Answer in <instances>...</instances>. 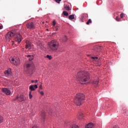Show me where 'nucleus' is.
<instances>
[{"label":"nucleus","mask_w":128,"mask_h":128,"mask_svg":"<svg viewBox=\"0 0 128 128\" xmlns=\"http://www.w3.org/2000/svg\"><path fill=\"white\" fill-rule=\"evenodd\" d=\"M90 74L86 72H80L77 74L76 80L81 84L90 80Z\"/></svg>","instance_id":"nucleus-1"},{"label":"nucleus","mask_w":128,"mask_h":128,"mask_svg":"<svg viewBox=\"0 0 128 128\" xmlns=\"http://www.w3.org/2000/svg\"><path fill=\"white\" fill-rule=\"evenodd\" d=\"M15 36L16 42H18V44H20V42H22V36L20 34H14V31L9 32L6 36V40H8V42H10V40L12 38V36Z\"/></svg>","instance_id":"nucleus-2"},{"label":"nucleus","mask_w":128,"mask_h":128,"mask_svg":"<svg viewBox=\"0 0 128 128\" xmlns=\"http://www.w3.org/2000/svg\"><path fill=\"white\" fill-rule=\"evenodd\" d=\"M60 48V42L56 40H52L48 42V50L49 52H56Z\"/></svg>","instance_id":"nucleus-3"},{"label":"nucleus","mask_w":128,"mask_h":128,"mask_svg":"<svg viewBox=\"0 0 128 128\" xmlns=\"http://www.w3.org/2000/svg\"><path fill=\"white\" fill-rule=\"evenodd\" d=\"M84 100V94L79 93L75 96L74 102L76 106H82V102Z\"/></svg>","instance_id":"nucleus-4"},{"label":"nucleus","mask_w":128,"mask_h":128,"mask_svg":"<svg viewBox=\"0 0 128 128\" xmlns=\"http://www.w3.org/2000/svg\"><path fill=\"white\" fill-rule=\"evenodd\" d=\"M34 65L31 64H27L26 65V74H34Z\"/></svg>","instance_id":"nucleus-5"},{"label":"nucleus","mask_w":128,"mask_h":128,"mask_svg":"<svg viewBox=\"0 0 128 128\" xmlns=\"http://www.w3.org/2000/svg\"><path fill=\"white\" fill-rule=\"evenodd\" d=\"M10 60L14 66H18L20 64V60L18 58H10Z\"/></svg>","instance_id":"nucleus-6"},{"label":"nucleus","mask_w":128,"mask_h":128,"mask_svg":"<svg viewBox=\"0 0 128 128\" xmlns=\"http://www.w3.org/2000/svg\"><path fill=\"white\" fill-rule=\"evenodd\" d=\"M26 26L29 30H34L36 28V26L32 22H30L26 24Z\"/></svg>","instance_id":"nucleus-7"},{"label":"nucleus","mask_w":128,"mask_h":128,"mask_svg":"<svg viewBox=\"0 0 128 128\" xmlns=\"http://www.w3.org/2000/svg\"><path fill=\"white\" fill-rule=\"evenodd\" d=\"M4 74L7 78H9L12 76V69L8 68L6 71L4 72Z\"/></svg>","instance_id":"nucleus-8"},{"label":"nucleus","mask_w":128,"mask_h":128,"mask_svg":"<svg viewBox=\"0 0 128 128\" xmlns=\"http://www.w3.org/2000/svg\"><path fill=\"white\" fill-rule=\"evenodd\" d=\"M38 85L35 84L34 86V85H31L30 86L29 88L30 90V92H34V90H36V88H38Z\"/></svg>","instance_id":"nucleus-9"},{"label":"nucleus","mask_w":128,"mask_h":128,"mask_svg":"<svg viewBox=\"0 0 128 128\" xmlns=\"http://www.w3.org/2000/svg\"><path fill=\"white\" fill-rule=\"evenodd\" d=\"M18 100L19 102H24V96L21 95L18 97V96H17L15 99H14V100Z\"/></svg>","instance_id":"nucleus-10"},{"label":"nucleus","mask_w":128,"mask_h":128,"mask_svg":"<svg viewBox=\"0 0 128 128\" xmlns=\"http://www.w3.org/2000/svg\"><path fill=\"white\" fill-rule=\"evenodd\" d=\"M2 92H4V94H8V96L9 94H10V90H8L6 88H2Z\"/></svg>","instance_id":"nucleus-11"},{"label":"nucleus","mask_w":128,"mask_h":128,"mask_svg":"<svg viewBox=\"0 0 128 128\" xmlns=\"http://www.w3.org/2000/svg\"><path fill=\"white\" fill-rule=\"evenodd\" d=\"M32 44L30 41H26V48H31Z\"/></svg>","instance_id":"nucleus-12"},{"label":"nucleus","mask_w":128,"mask_h":128,"mask_svg":"<svg viewBox=\"0 0 128 128\" xmlns=\"http://www.w3.org/2000/svg\"><path fill=\"white\" fill-rule=\"evenodd\" d=\"M41 117L42 122H44V118H46V114H44V112H42L41 113Z\"/></svg>","instance_id":"nucleus-13"},{"label":"nucleus","mask_w":128,"mask_h":128,"mask_svg":"<svg viewBox=\"0 0 128 128\" xmlns=\"http://www.w3.org/2000/svg\"><path fill=\"white\" fill-rule=\"evenodd\" d=\"M85 128H94V124L89 123L86 126Z\"/></svg>","instance_id":"nucleus-14"},{"label":"nucleus","mask_w":128,"mask_h":128,"mask_svg":"<svg viewBox=\"0 0 128 128\" xmlns=\"http://www.w3.org/2000/svg\"><path fill=\"white\" fill-rule=\"evenodd\" d=\"M93 84L94 86H98V80H94L93 82Z\"/></svg>","instance_id":"nucleus-15"},{"label":"nucleus","mask_w":128,"mask_h":128,"mask_svg":"<svg viewBox=\"0 0 128 128\" xmlns=\"http://www.w3.org/2000/svg\"><path fill=\"white\" fill-rule=\"evenodd\" d=\"M79 120H82V118H84V114L82 113H80L79 114V116H78Z\"/></svg>","instance_id":"nucleus-16"},{"label":"nucleus","mask_w":128,"mask_h":128,"mask_svg":"<svg viewBox=\"0 0 128 128\" xmlns=\"http://www.w3.org/2000/svg\"><path fill=\"white\" fill-rule=\"evenodd\" d=\"M69 20H74V15L72 14L68 16Z\"/></svg>","instance_id":"nucleus-17"},{"label":"nucleus","mask_w":128,"mask_h":128,"mask_svg":"<svg viewBox=\"0 0 128 128\" xmlns=\"http://www.w3.org/2000/svg\"><path fill=\"white\" fill-rule=\"evenodd\" d=\"M64 8L66 10H70V6H66L64 7Z\"/></svg>","instance_id":"nucleus-18"},{"label":"nucleus","mask_w":128,"mask_h":128,"mask_svg":"<svg viewBox=\"0 0 128 128\" xmlns=\"http://www.w3.org/2000/svg\"><path fill=\"white\" fill-rule=\"evenodd\" d=\"M70 128H78V126L76 124H74L72 126H70Z\"/></svg>","instance_id":"nucleus-19"},{"label":"nucleus","mask_w":128,"mask_h":128,"mask_svg":"<svg viewBox=\"0 0 128 128\" xmlns=\"http://www.w3.org/2000/svg\"><path fill=\"white\" fill-rule=\"evenodd\" d=\"M62 14L65 16H68V12H66V11H64Z\"/></svg>","instance_id":"nucleus-20"},{"label":"nucleus","mask_w":128,"mask_h":128,"mask_svg":"<svg viewBox=\"0 0 128 128\" xmlns=\"http://www.w3.org/2000/svg\"><path fill=\"white\" fill-rule=\"evenodd\" d=\"M92 19H88V22H86V24L88 25L90 24H92Z\"/></svg>","instance_id":"nucleus-21"},{"label":"nucleus","mask_w":128,"mask_h":128,"mask_svg":"<svg viewBox=\"0 0 128 128\" xmlns=\"http://www.w3.org/2000/svg\"><path fill=\"white\" fill-rule=\"evenodd\" d=\"M63 42H68V37L66 36H64L62 38Z\"/></svg>","instance_id":"nucleus-22"},{"label":"nucleus","mask_w":128,"mask_h":128,"mask_svg":"<svg viewBox=\"0 0 128 128\" xmlns=\"http://www.w3.org/2000/svg\"><path fill=\"white\" fill-rule=\"evenodd\" d=\"M29 98L30 100H32V91H30L29 92Z\"/></svg>","instance_id":"nucleus-23"},{"label":"nucleus","mask_w":128,"mask_h":128,"mask_svg":"<svg viewBox=\"0 0 128 128\" xmlns=\"http://www.w3.org/2000/svg\"><path fill=\"white\" fill-rule=\"evenodd\" d=\"M116 20L117 22H121L122 21V20L120 19V18H118V16L116 17Z\"/></svg>","instance_id":"nucleus-24"},{"label":"nucleus","mask_w":128,"mask_h":128,"mask_svg":"<svg viewBox=\"0 0 128 128\" xmlns=\"http://www.w3.org/2000/svg\"><path fill=\"white\" fill-rule=\"evenodd\" d=\"M2 122H4V118L2 116H0V124Z\"/></svg>","instance_id":"nucleus-25"},{"label":"nucleus","mask_w":128,"mask_h":128,"mask_svg":"<svg viewBox=\"0 0 128 128\" xmlns=\"http://www.w3.org/2000/svg\"><path fill=\"white\" fill-rule=\"evenodd\" d=\"M38 92L42 96H44V91H40V90H38Z\"/></svg>","instance_id":"nucleus-26"},{"label":"nucleus","mask_w":128,"mask_h":128,"mask_svg":"<svg viewBox=\"0 0 128 128\" xmlns=\"http://www.w3.org/2000/svg\"><path fill=\"white\" fill-rule=\"evenodd\" d=\"M96 48H97V50H96L97 52H100V46H96Z\"/></svg>","instance_id":"nucleus-27"},{"label":"nucleus","mask_w":128,"mask_h":128,"mask_svg":"<svg viewBox=\"0 0 128 128\" xmlns=\"http://www.w3.org/2000/svg\"><path fill=\"white\" fill-rule=\"evenodd\" d=\"M38 82V80H32L31 81V82H32V84H34V82L35 84H36Z\"/></svg>","instance_id":"nucleus-28"},{"label":"nucleus","mask_w":128,"mask_h":128,"mask_svg":"<svg viewBox=\"0 0 128 128\" xmlns=\"http://www.w3.org/2000/svg\"><path fill=\"white\" fill-rule=\"evenodd\" d=\"M46 58H48V60H50L52 58V56H50V55H47L46 56Z\"/></svg>","instance_id":"nucleus-29"},{"label":"nucleus","mask_w":128,"mask_h":128,"mask_svg":"<svg viewBox=\"0 0 128 128\" xmlns=\"http://www.w3.org/2000/svg\"><path fill=\"white\" fill-rule=\"evenodd\" d=\"M39 46H40V48H44V45H42V43H40L38 44Z\"/></svg>","instance_id":"nucleus-30"},{"label":"nucleus","mask_w":128,"mask_h":128,"mask_svg":"<svg viewBox=\"0 0 128 128\" xmlns=\"http://www.w3.org/2000/svg\"><path fill=\"white\" fill-rule=\"evenodd\" d=\"M42 90V85H40L39 86V90Z\"/></svg>","instance_id":"nucleus-31"},{"label":"nucleus","mask_w":128,"mask_h":128,"mask_svg":"<svg viewBox=\"0 0 128 128\" xmlns=\"http://www.w3.org/2000/svg\"><path fill=\"white\" fill-rule=\"evenodd\" d=\"M124 14L123 13H122L120 15V16L121 18H124Z\"/></svg>","instance_id":"nucleus-32"},{"label":"nucleus","mask_w":128,"mask_h":128,"mask_svg":"<svg viewBox=\"0 0 128 128\" xmlns=\"http://www.w3.org/2000/svg\"><path fill=\"white\" fill-rule=\"evenodd\" d=\"M124 112L126 114H128V110H124Z\"/></svg>","instance_id":"nucleus-33"},{"label":"nucleus","mask_w":128,"mask_h":128,"mask_svg":"<svg viewBox=\"0 0 128 128\" xmlns=\"http://www.w3.org/2000/svg\"><path fill=\"white\" fill-rule=\"evenodd\" d=\"M55 30H58V26H56L54 28Z\"/></svg>","instance_id":"nucleus-34"},{"label":"nucleus","mask_w":128,"mask_h":128,"mask_svg":"<svg viewBox=\"0 0 128 128\" xmlns=\"http://www.w3.org/2000/svg\"><path fill=\"white\" fill-rule=\"evenodd\" d=\"M52 24H53L54 26H56V21L55 20H54L52 22Z\"/></svg>","instance_id":"nucleus-35"},{"label":"nucleus","mask_w":128,"mask_h":128,"mask_svg":"<svg viewBox=\"0 0 128 128\" xmlns=\"http://www.w3.org/2000/svg\"><path fill=\"white\" fill-rule=\"evenodd\" d=\"M32 60H34V56H32V57L29 58V60H30V61Z\"/></svg>","instance_id":"nucleus-36"},{"label":"nucleus","mask_w":128,"mask_h":128,"mask_svg":"<svg viewBox=\"0 0 128 128\" xmlns=\"http://www.w3.org/2000/svg\"><path fill=\"white\" fill-rule=\"evenodd\" d=\"M2 28H4V26L2 25L0 26V30H2Z\"/></svg>","instance_id":"nucleus-37"},{"label":"nucleus","mask_w":128,"mask_h":128,"mask_svg":"<svg viewBox=\"0 0 128 128\" xmlns=\"http://www.w3.org/2000/svg\"><path fill=\"white\" fill-rule=\"evenodd\" d=\"M92 58L93 60H96L98 59V57H92Z\"/></svg>","instance_id":"nucleus-38"},{"label":"nucleus","mask_w":128,"mask_h":128,"mask_svg":"<svg viewBox=\"0 0 128 128\" xmlns=\"http://www.w3.org/2000/svg\"><path fill=\"white\" fill-rule=\"evenodd\" d=\"M56 2L60 3V0H55Z\"/></svg>","instance_id":"nucleus-39"},{"label":"nucleus","mask_w":128,"mask_h":128,"mask_svg":"<svg viewBox=\"0 0 128 128\" xmlns=\"http://www.w3.org/2000/svg\"><path fill=\"white\" fill-rule=\"evenodd\" d=\"M32 56L30 55H28L27 56V58H30Z\"/></svg>","instance_id":"nucleus-40"},{"label":"nucleus","mask_w":128,"mask_h":128,"mask_svg":"<svg viewBox=\"0 0 128 128\" xmlns=\"http://www.w3.org/2000/svg\"><path fill=\"white\" fill-rule=\"evenodd\" d=\"M58 52H60V50H58Z\"/></svg>","instance_id":"nucleus-41"},{"label":"nucleus","mask_w":128,"mask_h":128,"mask_svg":"<svg viewBox=\"0 0 128 128\" xmlns=\"http://www.w3.org/2000/svg\"><path fill=\"white\" fill-rule=\"evenodd\" d=\"M12 42H13V43H12V44H14V41H12Z\"/></svg>","instance_id":"nucleus-42"}]
</instances>
